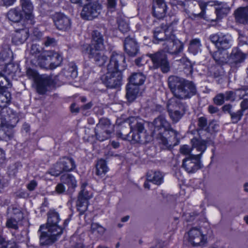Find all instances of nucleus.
I'll return each instance as SVG.
<instances>
[{
    "label": "nucleus",
    "mask_w": 248,
    "mask_h": 248,
    "mask_svg": "<svg viewBox=\"0 0 248 248\" xmlns=\"http://www.w3.org/2000/svg\"><path fill=\"white\" fill-rule=\"evenodd\" d=\"M168 85L174 96L180 100L190 99L197 92L193 81L175 76L169 77Z\"/></svg>",
    "instance_id": "f257e3e1"
},
{
    "label": "nucleus",
    "mask_w": 248,
    "mask_h": 248,
    "mask_svg": "<svg viewBox=\"0 0 248 248\" xmlns=\"http://www.w3.org/2000/svg\"><path fill=\"white\" fill-rule=\"evenodd\" d=\"M193 149H196L199 154L190 155L183 160L182 168L188 173H194L202 168L201 158L207 146L205 140L193 138L191 140Z\"/></svg>",
    "instance_id": "f03ea898"
},
{
    "label": "nucleus",
    "mask_w": 248,
    "mask_h": 248,
    "mask_svg": "<svg viewBox=\"0 0 248 248\" xmlns=\"http://www.w3.org/2000/svg\"><path fill=\"white\" fill-rule=\"evenodd\" d=\"M152 125L154 126V129L152 132V136L158 140L159 142L165 147L170 145L166 137L167 132H171L174 138L177 136L178 132L172 128L170 123L164 115H160L155 118Z\"/></svg>",
    "instance_id": "7ed1b4c3"
},
{
    "label": "nucleus",
    "mask_w": 248,
    "mask_h": 248,
    "mask_svg": "<svg viewBox=\"0 0 248 248\" xmlns=\"http://www.w3.org/2000/svg\"><path fill=\"white\" fill-rule=\"evenodd\" d=\"M128 121L131 131L128 134L124 135L126 136L124 138L129 140L131 139L134 143L144 144L147 142V135L143 121L134 117H130Z\"/></svg>",
    "instance_id": "20e7f679"
},
{
    "label": "nucleus",
    "mask_w": 248,
    "mask_h": 248,
    "mask_svg": "<svg viewBox=\"0 0 248 248\" xmlns=\"http://www.w3.org/2000/svg\"><path fill=\"white\" fill-rule=\"evenodd\" d=\"M62 61V56L53 51H44L38 56V64L41 67L54 69Z\"/></svg>",
    "instance_id": "39448f33"
},
{
    "label": "nucleus",
    "mask_w": 248,
    "mask_h": 248,
    "mask_svg": "<svg viewBox=\"0 0 248 248\" xmlns=\"http://www.w3.org/2000/svg\"><path fill=\"white\" fill-rule=\"evenodd\" d=\"M76 168V165L73 158L63 156L49 170L48 173L52 176H58L64 172L73 171Z\"/></svg>",
    "instance_id": "423d86ee"
},
{
    "label": "nucleus",
    "mask_w": 248,
    "mask_h": 248,
    "mask_svg": "<svg viewBox=\"0 0 248 248\" xmlns=\"http://www.w3.org/2000/svg\"><path fill=\"white\" fill-rule=\"evenodd\" d=\"M96 138L97 140L103 141L110 137L113 131V126L109 120L103 118L99 120L94 129Z\"/></svg>",
    "instance_id": "0eeeda50"
},
{
    "label": "nucleus",
    "mask_w": 248,
    "mask_h": 248,
    "mask_svg": "<svg viewBox=\"0 0 248 248\" xmlns=\"http://www.w3.org/2000/svg\"><path fill=\"white\" fill-rule=\"evenodd\" d=\"M123 76L120 71H110L108 70L106 74L101 78L102 83L110 89H117L120 87L122 83Z\"/></svg>",
    "instance_id": "6e6552de"
},
{
    "label": "nucleus",
    "mask_w": 248,
    "mask_h": 248,
    "mask_svg": "<svg viewBox=\"0 0 248 248\" xmlns=\"http://www.w3.org/2000/svg\"><path fill=\"white\" fill-rule=\"evenodd\" d=\"M102 8V6L98 1L89 2L83 6L81 17L85 20H92L100 15Z\"/></svg>",
    "instance_id": "1a4fd4ad"
},
{
    "label": "nucleus",
    "mask_w": 248,
    "mask_h": 248,
    "mask_svg": "<svg viewBox=\"0 0 248 248\" xmlns=\"http://www.w3.org/2000/svg\"><path fill=\"white\" fill-rule=\"evenodd\" d=\"M163 51L172 54L177 55L183 50L184 44L171 34L166 41L162 44Z\"/></svg>",
    "instance_id": "9d476101"
},
{
    "label": "nucleus",
    "mask_w": 248,
    "mask_h": 248,
    "mask_svg": "<svg viewBox=\"0 0 248 248\" xmlns=\"http://www.w3.org/2000/svg\"><path fill=\"white\" fill-rule=\"evenodd\" d=\"M147 55L151 59L155 68H160L164 73H168L170 70V63L167 56L164 52L158 51L154 54H148Z\"/></svg>",
    "instance_id": "9b49d317"
},
{
    "label": "nucleus",
    "mask_w": 248,
    "mask_h": 248,
    "mask_svg": "<svg viewBox=\"0 0 248 248\" xmlns=\"http://www.w3.org/2000/svg\"><path fill=\"white\" fill-rule=\"evenodd\" d=\"M126 67L125 58L122 53L113 52L110 56L107 70L110 71H120L124 70Z\"/></svg>",
    "instance_id": "f8f14e48"
},
{
    "label": "nucleus",
    "mask_w": 248,
    "mask_h": 248,
    "mask_svg": "<svg viewBox=\"0 0 248 248\" xmlns=\"http://www.w3.org/2000/svg\"><path fill=\"white\" fill-rule=\"evenodd\" d=\"M0 114V125L7 128L12 129L19 121L17 113L10 108H6L5 111L3 110Z\"/></svg>",
    "instance_id": "ddd939ff"
},
{
    "label": "nucleus",
    "mask_w": 248,
    "mask_h": 248,
    "mask_svg": "<svg viewBox=\"0 0 248 248\" xmlns=\"http://www.w3.org/2000/svg\"><path fill=\"white\" fill-rule=\"evenodd\" d=\"M47 220L46 228L49 231L55 232L56 234L62 233L63 228L59 225L61 220L59 214L55 210H50L47 214Z\"/></svg>",
    "instance_id": "4468645a"
},
{
    "label": "nucleus",
    "mask_w": 248,
    "mask_h": 248,
    "mask_svg": "<svg viewBox=\"0 0 248 248\" xmlns=\"http://www.w3.org/2000/svg\"><path fill=\"white\" fill-rule=\"evenodd\" d=\"M104 34L100 29L93 30L92 33L91 44L86 46V50L88 51L92 48L96 50L105 49Z\"/></svg>",
    "instance_id": "2eb2a0df"
},
{
    "label": "nucleus",
    "mask_w": 248,
    "mask_h": 248,
    "mask_svg": "<svg viewBox=\"0 0 248 248\" xmlns=\"http://www.w3.org/2000/svg\"><path fill=\"white\" fill-rule=\"evenodd\" d=\"M38 232L40 233V243L41 245H49L54 243L62 233L56 234L45 227L44 225L40 226Z\"/></svg>",
    "instance_id": "dca6fc26"
},
{
    "label": "nucleus",
    "mask_w": 248,
    "mask_h": 248,
    "mask_svg": "<svg viewBox=\"0 0 248 248\" xmlns=\"http://www.w3.org/2000/svg\"><path fill=\"white\" fill-rule=\"evenodd\" d=\"M52 19L56 28L62 31H68L71 28V19L61 13H56L52 16Z\"/></svg>",
    "instance_id": "f3484780"
},
{
    "label": "nucleus",
    "mask_w": 248,
    "mask_h": 248,
    "mask_svg": "<svg viewBox=\"0 0 248 248\" xmlns=\"http://www.w3.org/2000/svg\"><path fill=\"white\" fill-rule=\"evenodd\" d=\"M22 11L24 15V21L29 26H33L35 23V17L33 14V5L31 0H20Z\"/></svg>",
    "instance_id": "a211bd4d"
},
{
    "label": "nucleus",
    "mask_w": 248,
    "mask_h": 248,
    "mask_svg": "<svg viewBox=\"0 0 248 248\" xmlns=\"http://www.w3.org/2000/svg\"><path fill=\"white\" fill-rule=\"evenodd\" d=\"M210 39L211 42L215 44L218 49L226 50L232 46L231 38L228 35L217 33L211 35Z\"/></svg>",
    "instance_id": "6ab92c4d"
},
{
    "label": "nucleus",
    "mask_w": 248,
    "mask_h": 248,
    "mask_svg": "<svg viewBox=\"0 0 248 248\" xmlns=\"http://www.w3.org/2000/svg\"><path fill=\"white\" fill-rule=\"evenodd\" d=\"M188 241L194 247L200 246L204 243V236L200 228H192L187 232Z\"/></svg>",
    "instance_id": "aec40b11"
},
{
    "label": "nucleus",
    "mask_w": 248,
    "mask_h": 248,
    "mask_svg": "<svg viewBox=\"0 0 248 248\" xmlns=\"http://www.w3.org/2000/svg\"><path fill=\"white\" fill-rule=\"evenodd\" d=\"M31 27L26 23L25 28L16 30L12 37V42L16 45L23 44L29 37V28Z\"/></svg>",
    "instance_id": "412c9836"
},
{
    "label": "nucleus",
    "mask_w": 248,
    "mask_h": 248,
    "mask_svg": "<svg viewBox=\"0 0 248 248\" xmlns=\"http://www.w3.org/2000/svg\"><path fill=\"white\" fill-rule=\"evenodd\" d=\"M124 48L126 53L130 57H135L139 53V46L136 40L128 36L124 41Z\"/></svg>",
    "instance_id": "4be33fe9"
},
{
    "label": "nucleus",
    "mask_w": 248,
    "mask_h": 248,
    "mask_svg": "<svg viewBox=\"0 0 248 248\" xmlns=\"http://www.w3.org/2000/svg\"><path fill=\"white\" fill-rule=\"evenodd\" d=\"M35 82L37 92L40 94H45L52 83L50 77L45 75L38 77Z\"/></svg>",
    "instance_id": "5701e85b"
},
{
    "label": "nucleus",
    "mask_w": 248,
    "mask_h": 248,
    "mask_svg": "<svg viewBox=\"0 0 248 248\" xmlns=\"http://www.w3.org/2000/svg\"><path fill=\"white\" fill-rule=\"evenodd\" d=\"M246 58L245 53L237 47L233 48L228 57V63L232 66H235L243 62Z\"/></svg>",
    "instance_id": "b1692460"
},
{
    "label": "nucleus",
    "mask_w": 248,
    "mask_h": 248,
    "mask_svg": "<svg viewBox=\"0 0 248 248\" xmlns=\"http://www.w3.org/2000/svg\"><path fill=\"white\" fill-rule=\"evenodd\" d=\"M102 50H96L92 48L86 51L89 58L93 60L95 64L99 66H103L107 61L108 57L101 52Z\"/></svg>",
    "instance_id": "393cba45"
},
{
    "label": "nucleus",
    "mask_w": 248,
    "mask_h": 248,
    "mask_svg": "<svg viewBox=\"0 0 248 248\" xmlns=\"http://www.w3.org/2000/svg\"><path fill=\"white\" fill-rule=\"evenodd\" d=\"M167 7L165 0H158L157 2H154L153 6V16L158 19L165 17Z\"/></svg>",
    "instance_id": "a878e982"
},
{
    "label": "nucleus",
    "mask_w": 248,
    "mask_h": 248,
    "mask_svg": "<svg viewBox=\"0 0 248 248\" xmlns=\"http://www.w3.org/2000/svg\"><path fill=\"white\" fill-rule=\"evenodd\" d=\"M180 5L183 6H192L198 5L201 9V12L198 14H193L194 17H203L205 13L207 4L202 1L196 0H185L184 1H179Z\"/></svg>",
    "instance_id": "bb28decb"
},
{
    "label": "nucleus",
    "mask_w": 248,
    "mask_h": 248,
    "mask_svg": "<svg viewBox=\"0 0 248 248\" xmlns=\"http://www.w3.org/2000/svg\"><path fill=\"white\" fill-rule=\"evenodd\" d=\"M235 20L244 25L248 24V6L241 7L234 12Z\"/></svg>",
    "instance_id": "cd10ccee"
},
{
    "label": "nucleus",
    "mask_w": 248,
    "mask_h": 248,
    "mask_svg": "<svg viewBox=\"0 0 248 248\" xmlns=\"http://www.w3.org/2000/svg\"><path fill=\"white\" fill-rule=\"evenodd\" d=\"M211 2L213 3L211 5L217 6L216 8V13L217 19L222 18L223 16H226L229 12L230 9L226 3L217 0Z\"/></svg>",
    "instance_id": "c85d7f7f"
},
{
    "label": "nucleus",
    "mask_w": 248,
    "mask_h": 248,
    "mask_svg": "<svg viewBox=\"0 0 248 248\" xmlns=\"http://www.w3.org/2000/svg\"><path fill=\"white\" fill-rule=\"evenodd\" d=\"M125 97L129 102H133L138 97L140 92V87L132 84H127Z\"/></svg>",
    "instance_id": "c756f323"
},
{
    "label": "nucleus",
    "mask_w": 248,
    "mask_h": 248,
    "mask_svg": "<svg viewBox=\"0 0 248 248\" xmlns=\"http://www.w3.org/2000/svg\"><path fill=\"white\" fill-rule=\"evenodd\" d=\"M212 56L216 62L219 65H223L228 62L227 53L220 49H218L212 53Z\"/></svg>",
    "instance_id": "7c9ffc66"
},
{
    "label": "nucleus",
    "mask_w": 248,
    "mask_h": 248,
    "mask_svg": "<svg viewBox=\"0 0 248 248\" xmlns=\"http://www.w3.org/2000/svg\"><path fill=\"white\" fill-rule=\"evenodd\" d=\"M153 33L155 39L153 42L155 44L161 43L162 44L168 38H169L170 35L166 34L164 30L161 28H155Z\"/></svg>",
    "instance_id": "2f4dec72"
},
{
    "label": "nucleus",
    "mask_w": 248,
    "mask_h": 248,
    "mask_svg": "<svg viewBox=\"0 0 248 248\" xmlns=\"http://www.w3.org/2000/svg\"><path fill=\"white\" fill-rule=\"evenodd\" d=\"M147 180L155 185H160L163 181V176L159 171H150L147 173Z\"/></svg>",
    "instance_id": "473e14b6"
},
{
    "label": "nucleus",
    "mask_w": 248,
    "mask_h": 248,
    "mask_svg": "<svg viewBox=\"0 0 248 248\" xmlns=\"http://www.w3.org/2000/svg\"><path fill=\"white\" fill-rule=\"evenodd\" d=\"M22 11L19 7L11 9L7 13L8 19L14 22H19L23 18Z\"/></svg>",
    "instance_id": "72a5a7b5"
},
{
    "label": "nucleus",
    "mask_w": 248,
    "mask_h": 248,
    "mask_svg": "<svg viewBox=\"0 0 248 248\" xmlns=\"http://www.w3.org/2000/svg\"><path fill=\"white\" fill-rule=\"evenodd\" d=\"M146 77L141 73H134L129 78L127 84H132L140 87L145 81Z\"/></svg>",
    "instance_id": "f704fd0d"
},
{
    "label": "nucleus",
    "mask_w": 248,
    "mask_h": 248,
    "mask_svg": "<svg viewBox=\"0 0 248 248\" xmlns=\"http://www.w3.org/2000/svg\"><path fill=\"white\" fill-rule=\"evenodd\" d=\"M108 168L106 161L101 159L99 160L95 165V174L100 177H103L108 171Z\"/></svg>",
    "instance_id": "c9c22d12"
},
{
    "label": "nucleus",
    "mask_w": 248,
    "mask_h": 248,
    "mask_svg": "<svg viewBox=\"0 0 248 248\" xmlns=\"http://www.w3.org/2000/svg\"><path fill=\"white\" fill-rule=\"evenodd\" d=\"M170 102L168 104V109H175L180 112H185L187 109V105L186 103H182L180 100H174L172 99L169 101Z\"/></svg>",
    "instance_id": "e433bc0d"
},
{
    "label": "nucleus",
    "mask_w": 248,
    "mask_h": 248,
    "mask_svg": "<svg viewBox=\"0 0 248 248\" xmlns=\"http://www.w3.org/2000/svg\"><path fill=\"white\" fill-rule=\"evenodd\" d=\"M61 181L63 184L67 185L69 188L74 189L77 186V181L72 174L65 173L62 175Z\"/></svg>",
    "instance_id": "4c0bfd02"
},
{
    "label": "nucleus",
    "mask_w": 248,
    "mask_h": 248,
    "mask_svg": "<svg viewBox=\"0 0 248 248\" xmlns=\"http://www.w3.org/2000/svg\"><path fill=\"white\" fill-rule=\"evenodd\" d=\"M65 76L67 78L74 79L78 76V71L76 65L73 63L69 64L67 69H63V73L61 76Z\"/></svg>",
    "instance_id": "58836bf2"
},
{
    "label": "nucleus",
    "mask_w": 248,
    "mask_h": 248,
    "mask_svg": "<svg viewBox=\"0 0 248 248\" xmlns=\"http://www.w3.org/2000/svg\"><path fill=\"white\" fill-rule=\"evenodd\" d=\"M11 100V93L8 91H0V108H5Z\"/></svg>",
    "instance_id": "ea45409f"
},
{
    "label": "nucleus",
    "mask_w": 248,
    "mask_h": 248,
    "mask_svg": "<svg viewBox=\"0 0 248 248\" xmlns=\"http://www.w3.org/2000/svg\"><path fill=\"white\" fill-rule=\"evenodd\" d=\"M1 128L0 129V140L5 141L11 140L13 137V133L12 129H10L1 125Z\"/></svg>",
    "instance_id": "a19ab883"
},
{
    "label": "nucleus",
    "mask_w": 248,
    "mask_h": 248,
    "mask_svg": "<svg viewBox=\"0 0 248 248\" xmlns=\"http://www.w3.org/2000/svg\"><path fill=\"white\" fill-rule=\"evenodd\" d=\"M201 46V41L199 39H193L190 42L188 50L190 53L195 55L200 51Z\"/></svg>",
    "instance_id": "79ce46f5"
},
{
    "label": "nucleus",
    "mask_w": 248,
    "mask_h": 248,
    "mask_svg": "<svg viewBox=\"0 0 248 248\" xmlns=\"http://www.w3.org/2000/svg\"><path fill=\"white\" fill-rule=\"evenodd\" d=\"M169 116L173 123H177L183 117L185 112H180L175 109H168Z\"/></svg>",
    "instance_id": "37998d69"
},
{
    "label": "nucleus",
    "mask_w": 248,
    "mask_h": 248,
    "mask_svg": "<svg viewBox=\"0 0 248 248\" xmlns=\"http://www.w3.org/2000/svg\"><path fill=\"white\" fill-rule=\"evenodd\" d=\"M244 93L243 94H238L239 99L244 98L240 103V110L243 112L248 109V90L244 89Z\"/></svg>",
    "instance_id": "c03bdc74"
},
{
    "label": "nucleus",
    "mask_w": 248,
    "mask_h": 248,
    "mask_svg": "<svg viewBox=\"0 0 248 248\" xmlns=\"http://www.w3.org/2000/svg\"><path fill=\"white\" fill-rule=\"evenodd\" d=\"M244 89H237L233 91H226L224 94L226 101L234 102L236 99V95L239 92L243 93Z\"/></svg>",
    "instance_id": "a18cd8bd"
},
{
    "label": "nucleus",
    "mask_w": 248,
    "mask_h": 248,
    "mask_svg": "<svg viewBox=\"0 0 248 248\" xmlns=\"http://www.w3.org/2000/svg\"><path fill=\"white\" fill-rule=\"evenodd\" d=\"M88 202L82 199L81 196L78 197L77 202V209L79 212L80 215H82L87 210Z\"/></svg>",
    "instance_id": "49530a36"
},
{
    "label": "nucleus",
    "mask_w": 248,
    "mask_h": 248,
    "mask_svg": "<svg viewBox=\"0 0 248 248\" xmlns=\"http://www.w3.org/2000/svg\"><path fill=\"white\" fill-rule=\"evenodd\" d=\"M18 69V65L13 63H9L5 65V73L11 77L15 76V74Z\"/></svg>",
    "instance_id": "de8ad7c7"
},
{
    "label": "nucleus",
    "mask_w": 248,
    "mask_h": 248,
    "mask_svg": "<svg viewBox=\"0 0 248 248\" xmlns=\"http://www.w3.org/2000/svg\"><path fill=\"white\" fill-rule=\"evenodd\" d=\"M106 229L97 223H93L91 224V231L92 233L98 236H102Z\"/></svg>",
    "instance_id": "09e8293b"
},
{
    "label": "nucleus",
    "mask_w": 248,
    "mask_h": 248,
    "mask_svg": "<svg viewBox=\"0 0 248 248\" xmlns=\"http://www.w3.org/2000/svg\"><path fill=\"white\" fill-rule=\"evenodd\" d=\"M180 62L184 65V69L187 74H191L193 72V66L189 60L186 57H183L179 60Z\"/></svg>",
    "instance_id": "8fccbe9b"
},
{
    "label": "nucleus",
    "mask_w": 248,
    "mask_h": 248,
    "mask_svg": "<svg viewBox=\"0 0 248 248\" xmlns=\"http://www.w3.org/2000/svg\"><path fill=\"white\" fill-rule=\"evenodd\" d=\"M244 115V112L240 109L236 111H233L231 114L230 118L232 124H237L240 121Z\"/></svg>",
    "instance_id": "3c124183"
},
{
    "label": "nucleus",
    "mask_w": 248,
    "mask_h": 248,
    "mask_svg": "<svg viewBox=\"0 0 248 248\" xmlns=\"http://www.w3.org/2000/svg\"><path fill=\"white\" fill-rule=\"evenodd\" d=\"M0 248H17L16 244L13 241H6L0 236Z\"/></svg>",
    "instance_id": "603ef678"
},
{
    "label": "nucleus",
    "mask_w": 248,
    "mask_h": 248,
    "mask_svg": "<svg viewBox=\"0 0 248 248\" xmlns=\"http://www.w3.org/2000/svg\"><path fill=\"white\" fill-rule=\"evenodd\" d=\"M11 51L9 48L4 49L0 52V61L5 62L11 60Z\"/></svg>",
    "instance_id": "864d4df0"
},
{
    "label": "nucleus",
    "mask_w": 248,
    "mask_h": 248,
    "mask_svg": "<svg viewBox=\"0 0 248 248\" xmlns=\"http://www.w3.org/2000/svg\"><path fill=\"white\" fill-rule=\"evenodd\" d=\"M117 23L118 24V28L122 32L125 33L129 31L128 24L122 18H118L117 19Z\"/></svg>",
    "instance_id": "5fc2aeb1"
},
{
    "label": "nucleus",
    "mask_w": 248,
    "mask_h": 248,
    "mask_svg": "<svg viewBox=\"0 0 248 248\" xmlns=\"http://www.w3.org/2000/svg\"><path fill=\"white\" fill-rule=\"evenodd\" d=\"M198 131L207 128V120L205 117H201L198 120Z\"/></svg>",
    "instance_id": "6e6d98bb"
},
{
    "label": "nucleus",
    "mask_w": 248,
    "mask_h": 248,
    "mask_svg": "<svg viewBox=\"0 0 248 248\" xmlns=\"http://www.w3.org/2000/svg\"><path fill=\"white\" fill-rule=\"evenodd\" d=\"M9 84L7 79L4 76L0 74V91H7V86Z\"/></svg>",
    "instance_id": "4d7b16f0"
},
{
    "label": "nucleus",
    "mask_w": 248,
    "mask_h": 248,
    "mask_svg": "<svg viewBox=\"0 0 248 248\" xmlns=\"http://www.w3.org/2000/svg\"><path fill=\"white\" fill-rule=\"evenodd\" d=\"M225 98L223 93H220L215 96L213 99L214 102L218 106H221L223 104Z\"/></svg>",
    "instance_id": "13d9d810"
},
{
    "label": "nucleus",
    "mask_w": 248,
    "mask_h": 248,
    "mask_svg": "<svg viewBox=\"0 0 248 248\" xmlns=\"http://www.w3.org/2000/svg\"><path fill=\"white\" fill-rule=\"evenodd\" d=\"M6 227L8 228L17 230L18 228L17 221L13 218H8L6 221Z\"/></svg>",
    "instance_id": "bf43d9fd"
},
{
    "label": "nucleus",
    "mask_w": 248,
    "mask_h": 248,
    "mask_svg": "<svg viewBox=\"0 0 248 248\" xmlns=\"http://www.w3.org/2000/svg\"><path fill=\"white\" fill-rule=\"evenodd\" d=\"M84 187V186L82 185V190L79 193L78 197L81 196L82 199L88 202V200L92 198V194L89 193L88 191L85 190Z\"/></svg>",
    "instance_id": "052dcab7"
},
{
    "label": "nucleus",
    "mask_w": 248,
    "mask_h": 248,
    "mask_svg": "<svg viewBox=\"0 0 248 248\" xmlns=\"http://www.w3.org/2000/svg\"><path fill=\"white\" fill-rule=\"evenodd\" d=\"M42 48L38 45L33 44L30 49V54L32 55H36L41 52Z\"/></svg>",
    "instance_id": "680f3d73"
},
{
    "label": "nucleus",
    "mask_w": 248,
    "mask_h": 248,
    "mask_svg": "<svg viewBox=\"0 0 248 248\" xmlns=\"http://www.w3.org/2000/svg\"><path fill=\"white\" fill-rule=\"evenodd\" d=\"M56 44V41L54 38L47 36L44 39V44L46 46H54Z\"/></svg>",
    "instance_id": "e2e57ef3"
},
{
    "label": "nucleus",
    "mask_w": 248,
    "mask_h": 248,
    "mask_svg": "<svg viewBox=\"0 0 248 248\" xmlns=\"http://www.w3.org/2000/svg\"><path fill=\"white\" fill-rule=\"evenodd\" d=\"M26 75L30 79H33L35 81L38 78V74L36 71L31 68H29L27 70Z\"/></svg>",
    "instance_id": "0e129e2a"
},
{
    "label": "nucleus",
    "mask_w": 248,
    "mask_h": 248,
    "mask_svg": "<svg viewBox=\"0 0 248 248\" xmlns=\"http://www.w3.org/2000/svg\"><path fill=\"white\" fill-rule=\"evenodd\" d=\"M222 111L225 113H228L230 115L234 111L232 104L228 103L223 105L221 108Z\"/></svg>",
    "instance_id": "69168bd1"
},
{
    "label": "nucleus",
    "mask_w": 248,
    "mask_h": 248,
    "mask_svg": "<svg viewBox=\"0 0 248 248\" xmlns=\"http://www.w3.org/2000/svg\"><path fill=\"white\" fill-rule=\"evenodd\" d=\"M116 0H107V6L109 10L114 11L116 9Z\"/></svg>",
    "instance_id": "338daca9"
},
{
    "label": "nucleus",
    "mask_w": 248,
    "mask_h": 248,
    "mask_svg": "<svg viewBox=\"0 0 248 248\" xmlns=\"http://www.w3.org/2000/svg\"><path fill=\"white\" fill-rule=\"evenodd\" d=\"M194 149L193 148V147H192V149H191L189 146L187 145H184L180 148V152L184 155H187L189 154L191 151L192 150H194Z\"/></svg>",
    "instance_id": "774afa93"
}]
</instances>
